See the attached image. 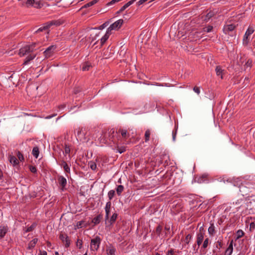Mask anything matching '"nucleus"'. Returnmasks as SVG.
<instances>
[{
	"mask_svg": "<svg viewBox=\"0 0 255 255\" xmlns=\"http://www.w3.org/2000/svg\"><path fill=\"white\" fill-rule=\"evenodd\" d=\"M115 190H111L109 191L108 192V194L109 200H112L113 199V198L114 197V196H115Z\"/></svg>",
	"mask_w": 255,
	"mask_h": 255,
	"instance_id": "c9c22d12",
	"label": "nucleus"
},
{
	"mask_svg": "<svg viewBox=\"0 0 255 255\" xmlns=\"http://www.w3.org/2000/svg\"><path fill=\"white\" fill-rule=\"evenodd\" d=\"M168 232H170V227L165 226L164 227V236L163 237H167Z\"/></svg>",
	"mask_w": 255,
	"mask_h": 255,
	"instance_id": "a19ab883",
	"label": "nucleus"
},
{
	"mask_svg": "<svg viewBox=\"0 0 255 255\" xmlns=\"http://www.w3.org/2000/svg\"><path fill=\"white\" fill-rule=\"evenodd\" d=\"M254 32V29L253 28L251 27H249L248 28V29H247V30L246 31V33L245 34L244 39H243V43L244 44H245L246 45H248V44L249 43V41L248 37L250 35H251Z\"/></svg>",
	"mask_w": 255,
	"mask_h": 255,
	"instance_id": "6e6552de",
	"label": "nucleus"
},
{
	"mask_svg": "<svg viewBox=\"0 0 255 255\" xmlns=\"http://www.w3.org/2000/svg\"><path fill=\"white\" fill-rule=\"evenodd\" d=\"M108 38H109V37H108V36H107V35H105L101 38V39H100V41H101L100 47H101L104 45V44L106 42V41L108 40Z\"/></svg>",
	"mask_w": 255,
	"mask_h": 255,
	"instance_id": "473e14b6",
	"label": "nucleus"
},
{
	"mask_svg": "<svg viewBox=\"0 0 255 255\" xmlns=\"http://www.w3.org/2000/svg\"><path fill=\"white\" fill-rule=\"evenodd\" d=\"M116 131L114 128L111 129L109 131V138L114 143L117 141L116 139L119 140V138H120L118 134L116 133Z\"/></svg>",
	"mask_w": 255,
	"mask_h": 255,
	"instance_id": "0eeeda50",
	"label": "nucleus"
},
{
	"mask_svg": "<svg viewBox=\"0 0 255 255\" xmlns=\"http://www.w3.org/2000/svg\"><path fill=\"white\" fill-rule=\"evenodd\" d=\"M89 165H90V168H91V169L92 170H94L95 171V170H96V169H97V165H96L95 162H94V161H90L89 162Z\"/></svg>",
	"mask_w": 255,
	"mask_h": 255,
	"instance_id": "72a5a7b5",
	"label": "nucleus"
},
{
	"mask_svg": "<svg viewBox=\"0 0 255 255\" xmlns=\"http://www.w3.org/2000/svg\"><path fill=\"white\" fill-rule=\"evenodd\" d=\"M150 135V130L148 129L145 131V134H144V137H145V141L147 142L149 140Z\"/></svg>",
	"mask_w": 255,
	"mask_h": 255,
	"instance_id": "c756f323",
	"label": "nucleus"
},
{
	"mask_svg": "<svg viewBox=\"0 0 255 255\" xmlns=\"http://www.w3.org/2000/svg\"><path fill=\"white\" fill-rule=\"evenodd\" d=\"M36 44L35 43H34L30 45H26L21 48L19 50V54L20 56H23L33 52L35 50Z\"/></svg>",
	"mask_w": 255,
	"mask_h": 255,
	"instance_id": "f03ea898",
	"label": "nucleus"
},
{
	"mask_svg": "<svg viewBox=\"0 0 255 255\" xmlns=\"http://www.w3.org/2000/svg\"><path fill=\"white\" fill-rule=\"evenodd\" d=\"M99 0H93L82 6L80 9H82L83 8H86L90 6H93L95 4L97 3L99 1Z\"/></svg>",
	"mask_w": 255,
	"mask_h": 255,
	"instance_id": "5701e85b",
	"label": "nucleus"
},
{
	"mask_svg": "<svg viewBox=\"0 0 255 255\" xmlns=\"http://www.w3.org/2000/svg\"><path fill=\"white\" fill-rule=\"evenodd\" d=\"M58 181L61 189L63 190L67 184L66 179L63 176L60 175L58 176Z\"/></svg>",
	"mask_w": 255,
	"mask_h": 255,
	"instance_id": "9b49d317",
	"label": "nucleus"
},
{
	"mask_svg": "<svg viewBox=\"0 0 255 255\" xmlns=\"http://www.w3.org/2000/svg\"><path fill=\"white\" fill-rule=\"evenodd\" d=\"M174 253V250L171 249L166 253V255H173Z\"/></svg>",
	"mask_w": 255,
	"mask_h": 255,
	"instance_id": "13d9d810",
	"label": "nucleus"
},
{
	"mask_svg": "<svg viewBox=\"0 0 255 255\" xmlns=\"http://www.w3.org/2000/svg\"><path fill=\"white\" fill-rule=\"evenodd\" d=\"M112 30H114V29L111 28L110 25V27L107 29V32L105 35H107V36H108V37H109L110 35L111 34V31Z\"/></svg>",
	"mask_w": 255,
	"mask_h": 255,
	"instance_id": "864d4df0",
	"label": "nucleus"
},
{
	"mask_svg": "<svg viewBox=\"0 0 255 255\" xmlns=\"http://www.w3.org/2000/svg\"><path fill=\"white\" fill-rule=\"evenodd\" d=\"M64 149H65V154L70 153V146L66 143H65V144H64Z\"/></svg>",
	"mask_w": 255,
	"mask_h": 255,
	"instance_id": "4c0bfd02",
	"label": "nucleus"
},
{
	"mask_svg": "<svg viewBox=\"0 0 255 255\" xmlns=\"http://www.w3.org/2000/svg\"><path fill=\"white\" fill-rule=\"evenodd\" d=\"M201 228L200 229V233H198L197 236V240L203 241L204 239V233L201 232Z\"/></svg>",
	"mask_w": 255,
	"mask_h": 255,
	"instance_id": "2f4dec72",
	"label": "nucleus"
},
{
	"mask_svg": "<svg viewBox=\"0 0 255 255\" xmlns=\"http://www.w3.org/2000/svg\"><path fill=\"white\" fill-rule=\"evenodd\" d=\"M60 165L62 166H63L64 170L65 172L66 173H70V168L68 165V164L66 163V162L64 160H62L61 163L60 164Z\"/></svg>",
	"mask_w": 255,
	"mask_h": 255,
	"instance_id": "6ab92c4d",
	"label": "nucleus"
},
{
	"mask_svg": "<svg viewBox=\"0 0 255 255\" xmlns=\"http://www.w3.org/2000/svg\"><path fill=\"white\" fill-rule=\"evenodd\" d=\"M177 128H178L177 126H175V130H173L172 131V138L174 141L175 140V138H176V133H177Z\"/></svg>",
	"mask_w": 255,
	"mask_h": 255,
	"instance_id": "8fccbe9b",
	"label": "nucleus"
},
{
	"mask_svg": "<svg viewBox=\"0 0 255 255\" xmlns=\"http://www.w3.org/2000/svg\"><path fill=\"white\" fill-rule=\"evenodd\" d=\"M17 156L21 161L23 160L24 159L23 154L19 151H18L17 152Z\"/></svg>",
	"mask_w": 255,
	"mask_h": 255,
	"instance_id": "37998d69",
	"label": "nucleus"
},
{
	"mask_svg": "<svg viewBox=\"0 0 255 255\" xmlns=\"http://www.w3.org/2000/svg\"><path fill=\"white\" fill-rule=\"evenodd\" d=\"M111 205H112V204H111V202L110 201L106 203L105 209H110L111 207Z\"/></svg>",
	"mask_w": 255,
	"mask_h": 255,
	"instance_id": "bf43d9fd",
	"label": "nucleus"
},
{
	"mask_svg": "<svg viewBox=\"0 0 255 255\" xmlns=\"http://www.w3.org/2000/svg\"><path fill=\"white\" fill-rule=\"evenodd\" d=\"M233 240H232L229 245V247L226 249L224 255H231L233 251Z\"/></svg>",
	"mask_w": 255,
	"mask_h": 255,
	"instance_id": "f3484780",
	"label": "nucleus"
},
{
	"mask_svg": "<svg viewBox=\"0 0 255 255\" xmlns=\"http://www.w3.org/2000/svg\"><path fill=\"white\" fill-rule=\"evenodd\" d=\"M135 0H131L129 1L127 3H126V6L128 7L129 6L131 5Z\"/></svg>",
	"mask_w": 255,
	"mask_h": 255,
	"instance_id": "0e129e2a",
	"label": "nucleus"
},
{
	"mask_svg": "<svg viewBox=\"0 0 255 255\" xmlns=\"http://www.w3.org/2000/svg\"><path fill=\"white\" fill-rule=\"evenodd\" d=\"M82 91V89L80 87H76L73 90V93L74 94H77L78 93H80V92H81Z\"/></svg>",
	"mask_w": 255,
	"mask_h": 255,
	"instance_id": "09e8293b",
	"label": "nucleus"
},
{
	"mask_svg": "<svg viewBox=\"0 0 255 255\" xmlns=\"http://www.w3.org/2000/svg\"><path fill=\"white\" fill-rule=\"evenodd\" d=\"M153 233L155 234L157 237H161L163 238L164 236V232L163 231V227L158 225L156 228L155 230L153 231Z\"/></svg>",
	"mask_w": 255,
	"mask_h": 255,
	"instance_id": "9d476101",
	"label": "nucleus"
},
{
	"mask_svg": "<svg viewBox=\"0 0 255 255\" xmlns=\"http://www.w3.org/2000/svg\"><path fill=\"white\" fill-rule=\"evenodd\" d=\"M147 0H140L137 2L138 5H140L146 1Z\"/></svg>",
	"mask_w": 255,
	"mask_h": 255,
	"instance_id": "338daca9",
	"label": "nucleus"
},
{
	"mask_svg": "<svg viewBox=\"0 0 255 255\" xmlns=\"http://www.w3.org/2000/svg\"><path fill=\"white\" fill-rule=\"evenodd\" d=\"M207 175L203 174L202 176H200L197 179V182L198 183H201L207 181Z\"/></svg>",
	"mask_w": 255,
	"mask_h": 255,
	"instance_id": "393cba45",
	"label": "nucleus"
},
{
	"mask_svg": "<svg viewBox=\"0 0 255 255\" xmlns=\"http://www.w3.org/2000/svg\"><path fill=\"white\" fill-rule=\"evenodd\" d=\"M135 0H131L129 1L127 3H126V6L128 7L129 6L131 5Z\"/></svg>",
	"mask_w": 255,
	"mask_h": 255,
	"instance_id": "69168bd1",
	"label": "nucleus"
},
{
	"mask_svg": "<svg viewBox=\"0 0 255 255\" xmlns=\"http://www.w3.org/2000/svg\"><path fill=\"white\" fill-rule=\"evenodd\" d=\"M60 24V23L59 21L57 20H52L51 21L47 22V23H45L43 24L42 26L39 28L38 29H37L35 33H38L40 32H42L43 31L47 30L51 26L53 25H59Z\"/></svg>",
	"mask_w": 255,
	"mask_h": 255,
	"instance_id": "7ed1b4c3",
	"label": "nucleus"
},
{
	"mask_svg": "<svg viewBox=\"0 0 255 255\" xmlns=\"http://www.w3.org/2000/svg\"><path fill=\"white\" fill-rule=\"evenodd\" d=\"M124 190V187L123 185H120L117 186L116 188V192L118 196L121 195V194L123 192Z\"/></svg>",
	"mask_w": 255,
	"mask_h": 255,
	"instance_id": "bb28decb",
	"label": "nucleus"
},
{
	"mask_svg": "<svg viewBox=\"0 0 255 255\" xmlns=\"http://www.w3.org/2000/svg\"><path fill=\"white\" fill-rule=\"evenodd\" d=\"M59 239L63 243L65 242V248H68L70 245V240L66 234L61 233L59 235Z\"/></svg>",
	"mask_w": 255,
	"mask_h": 255,
	"instance_id": "1a4fd4ad",
	"label": "nucleus"
},
{
	"mask_svg": "<svg viewBox=\"0 0 255 255\" xmlns=\"http://www.w3.org/2000/svg\"><path fill=\"white\" fill-rule=\"evenodd\" d=\"M106 251L108 255H115L116 250L114 247H111L107 249Z\"/></svg>",
	"mask_w": 255,
	"mask_h": 255,
	"instance_id": "a878e982",
	"label": "nucleus"
},
{
	"mask_svg": "<svg viewBox=\"0 0 255 255\" xmlns=\"http://www.w3.org/2000/svg\"><path fill=\"white\" fill-rule=\"evenodd\" d=\"M9 161L13 165L15 166L19 163V161L14 156H9Z\"/></svg>",
	"mask_w": 255,
	"mask_h": 255,
	"instance_id": "4be33fe9",
	"label": "nucleus"
},
{
	"mask_svg": "<svg viewBox=\"0 0 255 255\" xmlns=\"http://www.w3.org/2000/svg\"><path fill=\"white\" fill-rule=\"evenodd\" d=\"M38 255H47V252L45 251H39V253L38 254Z\"/></svg>",
	"mask_w": 255,
	"mask_h": 255,
	"instance_id": "774afa93",
	"label": "nucleus"
},
{
	"mask_svg": "<svg viewBox=\"0 0 255 255\" xmlns=\"http://www.w3.org/2000/svg\"><path fill=\"white\" fill-rule=\"evenodd\" d=\"M123 23V19H119L111 25V28L114 29V30L119 29L122 26Z\"/></svg>",
	"mask_w": 255,
	"mask_h": 255,
	"instance_id": "f8f14e48",
	"label": "nucleus"
},
{
	"mask_svg": "<svg viewBox=\"0 0 255 255\" xmlns=\"http://www.w3.org/2000/svg\"><path fill=\"white\" fill-rule=\"evenodd\" d=\"M213 26L212 25H208L207 27L203 28V31L206 32H210L213 30Z\"/></svg>",
	"mask_w": 255,
	"mask_h": 255,
	"instance_id": "58836bf2",
	"label": "nucleus"
},
{
	"mask_svg": "<svg viewBox=\"0 0 255 255\" xmlns=\"http://www.w3.org/2000/svg\"><path fill=\"white\" fill-rule=\"evenodd\" d=\"M32 154L36 158H38L39 154V150L38 146H35L33 148Z\"/></svg>",
	"mask_w": 255,
	"mask_h": 255,
	"instance_id": "b1692460",
	"label": "nucleus"
},
{
	"mask_svg": "<svg viewBox=\"0 0 255 255\" xmlns=\"http://www.w3.org/2000/svg\"><path fill=\"white\" fill-rule=\"evenodd\" d=\"M118 217V214L116 213H114L110 218V223L113 224L116 221Z\"/></svg>",
	"mask_w": 255,
	"mask_h": 255,
	"instance_id": "f704fd0d",
	"label": "nucleus"
},
{
	"mask_svg": "<svg viewBox=\"0 0 255 255\" xmlns=\"http://www.w3.org/2000/svg\"><path fill=\"white\" fill-rule=\"evenodd\" d=\"M252 62H253L252 60L249 59L248 60V61L246 63L245 66H246L247 67H249L251 68L252 66Z\"/></svg>",
	"mask_w": 255,
	"mask_h": 255,
	"instance_id": "de8ad7c7",
	"label": "nucleus"
},
{
	"mask_svg": "<svg viewBox=\"0 0 255 255\" xmlns=\"http://www.w3.org/2000/svg\"><path fill=\"white\" fill-rule=\"evenodd\" d=\"M8 228L7 226H0V238L2 239L4 238L7 232H8Z\"/></svg>",
	"mask_w": 255,
	"mask_h": 255,
	"instance_id": "4468645a",
	"label": "nucleus"
},
{
	"mask_svg": "<svg viewBox=\"0 0 255 255\" xmlns=\"http://www.w3.org/2000/svg\"><path fill=\"white\" fill-rule=\"evenodd\" d=\"M194 91L197 94H199L200 92V88L197 86H195L193 88Z\"/></svg>",
	"mask_w": 255,
	"mask_h": 255,
	"instance_id": "4d7b16f0",
	"label": "nucleus"
},
{
	"mask_svg": "<svg viewBox=\"0 0 255 255\" xmlns=\"http://www.w3.org/2000/svg\"><path fill=\"white\" fill-rule=\"evenodd\" d=\"M236 27V26L233 24H228L224 26L223 31L225 34H229V32L233 31Z\"/></svg>",
	"mask_w": 255,
	"mask_h": 255,
	"instance_id": "ddd939ff",
	"label": "nucleus"
},
{
	"mask_svg": "<svg viewBox=\"0 0 255 255\" xmlns=\"http://www.w3.org/2000/svg\"><path fill=\"white\" fill-rule=\"evenodd\" d=\"M215 71L217 75L221 76V79H223V74L224 70H223L220 66H217L215 69Z\"/></svg>",
	"mask_w": 255,
	"mask_h": 255,
	"instance_id": "412c9836",
	"label": "nucleus"
},
{
	"mask_svg": "<svg viewBox=\"0 0 255 255\" xmlns=\"http://www.w3.org/2000/svg\"><path fill=\"white\" fill-rule=\"evenodd\" d=\"M35 245L33 244L32 242H30L28 244L27 249L32 250L35 247Z\"/></svg>",
	"mask_w": 255,
	"mask_h": 255,
	"instance_id": "5fc2aeb1",
	"label": "nucleus"
},
{
	"mask_svg": "<svg viewBox=\"0 0 255 255\" xmlns=\"http://www.w3.org/2000/svg\"><path fill=\"white\" fill-rule=\"evenodd\" d=\"M101 239L100 237L96 236L94 239L91 240L90 249L92 251H97L101 244Z\"/></svg>",
	"mask_w": 255,
	"mask_h": 255,
	"instance_id": "20e7f679",
	"label": "nucleus"
},
{
	"mask_svg": "<svg viewBox=\"0 0 255 255\" xmlns=\"http://www.w3.org/2000/svg\"><path fill=\"white\" fill-rule=\"evenodd\" d=\"M109 24V21H106L105 22V23H104L103 24H102L101 25H100L98 29H100V30H102V29H103L104 28H105L106 27H107Z\"/></svg>",
	"mask_w": 255,
	"mask_h": 255,
	"instance_id": "c03bdc74",
	"label": "nucleus"
},
{
	"mask_svg": "<svg viewBox=\"0 0 255 255\" xmlns=\"http://www.w3.org/2000/svg\"><path fill=\"white\" fill-rule=\"evenodd\" d=\"M208 244H209V239H208V238H206L203 242L202 248H203L204 249H206L208 247Z\"/></svg>",
	"mask_w": 255,
	"mask_h": 255,
	"instance_id": "a18cd8bd",
	"label": "nucleus"
},
{
	"mask_svg": "<svg viewBox=\"0 0 255 255\" xmlns=\"http://www.w3.org/2000/svg\"><path fill=\"white\" fill-rule=\"evenodd\" d=\"M214 12L210 11L206 15L202 16V20L205 22H208L212 17L214 16Z\"/></svg>",
	"mask_w": 255,
	"mask_h": 255,
	"instance_id": "dca6fc26",
	"label": "nucleus"
},
{
	"mask_svg": "<svg viewBox=\"0 0 255 255\" xmlns=\"http://www.w3.org/2000/svg\"><path fill=\"white\" fill-rule=\"evenodd\" d=\"M135 0H131L129 1L127 3H126V6L128 7L129 6L131 5Z\"/></svg>",
	"mask_w": 255,
	"mask_h": 255,
	"instance_id": "680f3d73",
	"label": "nucleus"
},
{
	"mask_svg": "<svg viewBox=\"0 0 255 255\" xmlns=\"http://www.w3.org/2000/svg\"><path fill=\"white\" fill-rule=\"evenodd\" d=\"M29 168L30 171L33 173H35L37 172V169L35 166H33L32 165H30L29 166Z\"/></svg>",
	"mask_w": 255,
	"mask_h": 255,
	"instance_id": "49530a36",
	"label": "nucleus"
},
{
	"mask_svg": "<svg viewBox=\"0 0 255 255\" xmlns=\"http://www.w3.org/2000/svg\"><path fill=\"white\" fill-rule=\"evenodd\" d=\"M255 229V223L254 222H252L250 225V229L251 231L252 229L254 230Z\"/></svg>",
	"mask_w": 255,
	"mask_h": 255,
	"instance_id": "052dcab7",
	"label": "nucleus"
},
{
	"mask_svg": "<svg viewBox=\"0 0 255 255\" xmlns=\"http://www.w3.org/2000/svg\"><path fill=\"white\" fill-rule=\"evenodd\" d=\"M56 49V45H51L49 46L44 51V54L46 58H49L51 57L54 53V51Z\"/></svg>",
	"mask_w": 255,
	"mask_h": 255,
	"instance_id": "39448f33",
	"label": "nucleus"
},
{
	"mask_svg": "<svg viewBox=\"0 0 255 255\" xmlns=\"http://www.w3.org/2000/svg\"><path fill=\"white\" fill-rule=\"evenodd\" d=\"M36 225L35 224H32L30 227H28L25 230L26 232H29L32 231L36 227Z\"/></svg>",
	"mask_w": 255,
	"mask_h": 255,
	"instance_id": "e433bc0d",
	"label": "nucleus"
},
{
	"mask_svg": "<svg viewBox=\"0 0 255 255\" xmlns=\"http://www.w3.org/2000/svg\"><path fill=\"white\" fill-rule=\"evenodd\" d=\"M40 5H41V4H40V2H39V1L35 2L34 1V4L33 6L36 8H40L41 7Z\"/></svg>",
	"mask_w": 255,
	"mask_h": 255,
	"instance_id": "6e6d98bb",
	"label": "nucleus"
},
{
	"mask_svg": "<svg viewBox=\"0 0 255 255\" xmlns=\"http://www.w3.org/2000/svg\"><path fill=\"white\" fill-rule=\"evenodd\" d=\"M102 218L103 215L102 214H99L93 218L92 221V223H93L95 225H98L100 223Z\"/></svg>",
	"mask_w": 255,
	"mask_h": 255,
	"instance_id": "a211bd4d",
	"label": "nucleus"
},
{
	"mask_svg": "<svg viewBox=\"0 0 255 255\" xmlns=\"http://www.w3.org/2000/svg\"><path fill=\"white\" fill-rule=\"evenodd\" d=\"M36 56L35 54H30L25 58L23 64H27L31 60H33Z\"/></svg>",
	"mask_w": 255,
	"mask_h": 255,
	"instance_id": "aec40b11",
	"label": "nucleus"
},
{
	"mask_svg": "<svg viewBox=\"0 0 255 255\" xmlns=\"http://www.w3.org/2000/svg\"><path fill=\"white\" fill-rule=\"evenodd\" d=\"M82 241L80 239H78L76 242V245L79 247V249H81L82 247Z\"/></svg>",
	"mask_w": 255,
	"mask_h": 255,
	"instance_id": "3c124183",
	"label": "nucleus"
},
{
	"mask_svg": "<svg viewBox=\"0 0 255 255\" xmlns=\"http://www.w3.org/2000/svg\"><path fill=\"white\" fill-rule=\"evenodd\" d=\"M91 65L89 63H84L82 67L83 71H88L90 69V68L91 67Z\"/></svg>",
	"mask_w": 255,
	"mask_h": 255,
	"instance_id": "7c9ffc66",
	"label": "nucleus"
},
{
	"mask_svg": "<svg viewBox=\"0 0 255 255\" xmlns=\"http://www.w3.org/2000/svg\"><path fill=\"white\" fill-rule=\"evenodd\" d=\"M135 0H131L129 1L127 3H126V6L128 7L129 6L131 5Z\"/></svg>",
	"mask_w": 255,
	"mask_h": 255,
	"instance_id": "e2e57ef3",
	"label": "nucleus"
},
{
	"mask_svg": "<svg viewBox=\"0 0 255 255\" xmlns=\"http://www.w3.org/2000/svg\"><path fill=\"white\" fill-rule=\"evenodd\" d=\"M34 0H27L26 4L27 6H33L34 3Z\"/></svg>",
	"mask_w": 255,
	"mask_h": 255,
	"instance_id": "603ef678",
	"label": "nucleus"
},
{
	"mask_svg": "<svg viewBox=\"0 0 255 255\" xmlns=\"http://www.w3.org/2000/svg\"><path fill=\"white\" fill-rule=\"evenodd\" d=\"M192 238V236L191 234H188L184 240V241L186 244H188Z\"/></svg>",
	"mask_w": 255,
	"mask_h": 255,
	"instance_id": "ea45409f",
	"label": "nucleus"
},
{
	"mask_svg": "<svg viewBox=\"0 0 255 255\" xmlns=\"http://www.w3.org/2000/svg\"><path fill=\"white\" fill-rule=\"evenodd\" d=\"M119 133H121L122 137L125 139H127L129 137V133L128 132V130L127 129L120 128L118 131H116V134H118Z\"/></svg>",
	"mask_w": 255,
	"mask_h": 255,
	"instance_id": "2eb2a0df",
	"label": "nucleus"
},
{
	"mask_svg": "<svg viewBox=\"0 0 255 255\" xmlns=\"http://www.w3.org/2000/svg\"><path fill=\"white\" fill-rule=\"evenodd\" d=\"M84 223V221H81L78 222L77 223V225H76L77 228L80 229V228H81L83 227H84V226H83ZM84 227H87V225H84Z\"/></svg>",
	"mask_w": 255,
	"mask_h": 255,
	"instance_id": "79ce46f5",
	"label": "nucleus"
},
{
	"mask_svg": "<svg viewBox=\"0 0 255 255\" xmlns=\"http://www.w3.org/2000/svg\"><path fill=\"white\" fill-rule=\"evenodd\" d=\"M245 235L244 232L242 230H239L237 232V237L235 239L236 241L239 239L240 238L244 236Z\"/></svg>",
	"mask_w": 255,
	"mask_h": 255,
	"instance_id": "c85d7f7f",
	"label": "nucleus"
},
{
	"mask_svg": "<svg viewBox=\"0 0 255 255\" xmlns=\"http://www.w3.org/2000/svg\"><path fill=\"white\" fill-rule=\"evenodd\" d=\"M236 185H238L240 188V192H242L243 194H245V195H248V192H250V189L251 188H255V184H252L249 182H245L244 183H241L240 184L237 183Z\"/></svg>",
	"mask_w": 255,
	"mask_h": 255,
	"instance_id": "f257e3e1",
	"label": "nucleus"
},
{
	"mask_svg": "<svg viewBox=\"0 0 255 255\" xmlns=\"http://www.w3.org/2000/svg\"><path fill=\"white\" fill-rule=\"evenodd\" d=\"M223 244L221 241H217L214 243V248L213 250V253L215 255H220L221 253V248L222 247Z\"/></svg>",
	"mask_w": 255,
	"mask_h": 255,
	"instance_id": "423d86ee",
	"label": "nucleus"
},
{
	"mask_svg": "<svg viewBox=\"0 0 255 255\" xmlns=\"http://www.w3.org/2000/svg\"><path fill=\"white\" fill-rule=\"evenodd\" d=\"M208 232L210 235H213L215 234V227L214 224H211V226L208 228Z\"/></svg>",
	"mask_w": 255,
	"mask_h": 255,
	"instance_id": "cd10ccee",
	"label": "nucleus"
}]
</instances>
